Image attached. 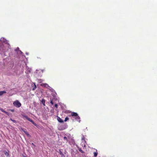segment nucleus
<instances>
[{
  "mask_svg": "<svg viewBox=\"0 0 157 157\" xmlns=\"http://www.w3.org/2000/svg\"><path fill=\"white\" fill-rule=\"evenodd\" d=\"M0 110L1 111H2V112H3V113H4L6 114L8 116H9L10 115V113H8V112L6 111H5L3 109H2V108H0Z\"/></svg>",
  "mask_w": 157,
  "mask_h": 157,
  "instance_id": "4",
  "label": "nucleus"
},
{
  "mask_svg": "<svg viewBox=\"0 0 157 157\" xmlns=\"http://www.w3.org/2000/svg\"><path fill=\"white\" fill-rule=\"evenodd\" d=\"M63 139L64 140H66L67 141V138L66 136H64L63 138Z\"/></svg>",
  "mask_w": 157,
  "mask_h": 157,
  "instance_id": "18",
  "label": "nucleus"
},
{
  "mask_svg": "<svg viewBox=\"0 0 157 157\" xmlns=\"http://www.w3.org/2000/svg\"><path fill=\"white\" fill-rule=\"evenodd\" d=\"M41 86L45 87V88L49 89L50 88L48 85L47 83H42L40 84Z\"/></svg>",
  "mask_w": 157,
  "mask_h": 157,
  "instance_id": "3",
  "label": "nucleus"
},
{
  "mask_svg": "<svg viewBox=\"0 0 157 157\" xmlns=\"http://www.w3.org/2000/svg\"><path fill=\"white\" fill-rule=\"evenodd\" d=\"M57 120L60 123H63V120L61 118L59 117L57 118Z\"/></svg>",
  "mask_w": 157,
  "mask_h": 157,
  "instance_id": "6",
  "label": "nucleus"
},
{
  "mask_svg": "<svg viewBox=\"0 0 157 157\" xmlns=\"http://www.w3.org/2000/svg\"><path fill=\"white\" fill-rule=\"evenodd\" d=\"M6 93V92L5 91H0V96H1L3 94Z\"/></svg>",
  "mask_w": 157,
  "mask_h": 157,
  "instance_id": "7",
  "label": "nucleus"
},
{
  "mask_svg": "<svg viewBox=\"0 0 157 157\" xmlns=\"http://www.w3.org/2000/svg\"><path fill=\"white\" fill-rule=\"evenodd\" d=\"M51 104H52V105H53V102L52 101H51Z\"/></svg>",
  "mask_w": 157,
  "mask_h": 157,
  "instance_id": "22",
  "label": "nucleus"
},
{
  "mask_svg": "<svg viewBox=\"0 0 157 157\" xmlns=\"http://www.w3.org/2000/svg\"><path fill=\"white\" fill-rule=\"evenodd\" d=\"M52 96L53 97L56 98L57 97V94L55 92H53L52 94Z\"/></svg>",
  "mask_w": 157,
  "mask_h": 157,
  "instance_id": "5",
  "label": "nucleus"
},
{
  "mask_svg": "<svg viewBox=\"0 0 157 157\" xmlns=\"http://www.w3.org/2000/svg\"><path fill=\"white\" fill-rule=\"evenodd\" d=\"M80 120H79V122H80Z\"/></svg>",
  "mask_w": 157,
  "mask_h": 157,
  "instance_id": "26",
  "label": "nucleus"
},
{
  "mask_svg": "<svg viewBox=\"0 0 157 157\" xmlns=\"http://www.w3.org/2000/svg\"><path fill=\"white\" fill-rule=\"evenodd\" d=\"M68 119H69V118L68 117H66L65 118V119L64 121H66Z\"/></svg>",
  "mask_w": 157,
  "mask_h": 157,
  "instance_id": "15",
  "label": "nucleus"
},
{
  "mask_svg": "<svg viewBox=\"0 0 157 157\" xmlns=\"http://www.w3.org/2000/svg\"><path fill=\"white\" fill-rule=\"evenodd\" d=\"M71 115L72 116H74L75 119L77 120H78L80 119L78 115V114L75 112H72L71 113Z\"/></svg>",
  "mask_w": 157,
  "mask_h": 157,
  "instance_id": "2",
  "label": "nucleus"
},
{
  "mask_svg": "<svg viewBox=\"0 0 157 157\" xmlns=\"http://www.w3.org/2000/svg\"><path fill=\"white\" fill-rule=\"evenodd\" d=\"M55 106L56 107V108H57L58 107V105L57 104H55Z\"/></svg>",
  "mask_w": 157,
  "mask_h": 157,
  "instance_id": "20",
  "label": "nucleus"
},
{
  "mask_svg": "<svg viewBox=\"0 0 157 157\" xmlns=\"http://www.w3.org/2000/svg\"><path fill=\"white\" fill-rule=\"evenodd\" d=\"M13 104L14 106L17 107H20L21 105V104L20 102L18 100H16L13 102Z\"/></svg>",
  "mask_w": 157,
  "mask_h": 157,
  "instance_id": "1",
  "label": "nucleus"
},
{
  "mask_svg": "<svg viewBox=\"0 0 157 157\" xmlns=\"http://www.w3.org/2000/svg\"><path fill=\"white\" fill-rule=\"evenodd\" d=\"M4 153L6 156H8L9 155V153L6 151H4Z\"/></svg>",
  "mask_w": 157,
  "mask_h": 157,
  "instance_id": "9",
  "label": "nucleus"
},
{
  "mask_svg": "<svg viewBox=\"0 0 157 157\" xmlns=\"http://www.w3.org/2000/svg\"><path fill=\"white\" fill-rule=\"evenodd\" d=\"M9 110L12 112H13L14 111V109H10Z\"/></svg>",
  "mask_w": 157,
  "mask_h": 157,
  "instance_id": "17",
  "label": "nucleus"
},
{
  "mask_svg": "<svg viewBox=\"0 0 157 157\" xmlns=\"http://www.w3.org/2000/svg\"><path fill=\"white\" fill-rule=\"evenodd\" d=\"M41 102L43 104L44 106L45 105V100L44 99H42L41 101Z\"/></svg>",
  "mask_w": 157,
  "mask_h": 157,
  "instance_id": "10",
  "label": "nucleus"
},
{
  "mask_svg": "<svg viewBox=\"0 0 157 157\" xmlns=\"http://www.w3.org/2000/svg\"><path fill=\"white\" fill-rule=\"evenodd\" d=\"M78 150L79 151H80L82 153H83L84 152L83 151H82V150L81 149V148H79L78 149Z\"/></svg>",
  "mask_w": 157,
  "mask_h": 157,
  "instance_id": "14",
  "label": "nucleus"
},
{
  "mask_svg": "<svg viewBox=\"0 0 157 157\" xmlns=\"http://www.w3.org/2000/svg\"><path fill=\"white\" fill-rule=\"evenodd\" d=\"M94 156L96 157L97 156L98 154V152H97V151L96 152H94Z\"/></svg>",
  "mask_w": 157,
  "mask_h": 157,
  "instance_id": "13",
  "label": "nucleus"
},
{
  "mask_svg": "<svg viewBox=\"0 0 157 157\" xmlns=\"http://www.w3.org/2000/svg\"><path fill=\"white\" fill-rule=\"evenodd\" d=\"M32 145H33V146H35V145L33 143H32Z\"/></svg>",
  "mask_w": 157,
  "mask_h": 157,
  "instance_id": "23",
  "label": "nucleus"
},
{
  "mask_svg": "<svg viewBox=\"0 0 157 157\" xmlns=\"http://www.w3.org/2000/svg\"><path fill=\"white\" fill-rule=\"evenodd\" d=\"M32 123L34 125H36V124L33 121L32 122Z\"/></svg>",
  "mask_w": 157,
  "mask_h": 157,
  "instance_id": "21",
  "label": "nucleus"
},
{
  "mask_svg": "<svg viewBox=\"0 0 157 157\" xmlns=\"http://www.w3.org/2000/svg\"><path fill=\"white\" fill-rule=\"evenodd\" d=\"M59 154L62 157H64V155H63V154L62 152H61V151H59Z\"/></svg>",
  "mask_w": 157,
  "mask_h": 157,
  "instance_id": "12",
  "label": "nucleus"
},
{
  "mask_svg": "<svg viewBox=\"0 0 157 157\" xmlns=\"http://www.w3.org/2000/svg\"><path fill=\"white\" fill-rule=\"evenodd\" d=\"M36 88V85L35 84H34L33 86V90H35Z\"/></svg>",
  "mask_w": 157,
  "mask_h": 157,
  "instance_id": "8",
  "label": "nucleus"
},
{
  "mask_svg": "<svg viewBox=\"0 0 157 157\" xmlns=\"http://www.w3.org/2000/svg\"><path fill=\"white\" fill-rule=\"evenodd\" d=\"M24 117H25L26 119H27L29 121H30L31 120V119L30 118L28 117L27 116H24Z\"/></svg>",
  "mask_w": 157,
  "mask_h": 157,
  "instance_id": "11",
  "label": "nucleus"
},
{
  "mask_svg": "<svg viewBox=\"0 0 157 157\" xmlns=\"http://www.w3.org/2000/svg\"><path fill=\"white\" fill-rule=\"evenodd\" d=\"M33 121L32 120H31L30 121L31 122H32V121Z\"/></svg>",
  "mask_w": 157,
  "mask_h": 157,
  "instance_id": "24",
  "label": "nucleus"
},
{
  "mask_svg": "<svg viewBox=\"0 0 157 157\" xmlns=\"http://www.w3.org/2000/svg\"><path fill=\"white\" fill-rule=\"evenodd\" d=\"M84 136L83 135L82 136V140H84Z\"/></svg>",
  "mask_w": 157,
  "mask_h": 157,
  "instance_id": "19",
  "label": "nucleus"
},
{
  "mask_svg": "<svg viewBox=\"0 0 157 157\" xmlns=\"http://www.w3.org/2000/svg\"><path fill=\"white\" fill-rule=\"evenodd\" d=\"M27 135H29V134H28L27 133H25Z\"/></svg>",
  "mask_w": 157,
  "mask_h": 157,
  "instance_id": "25",
  "label": "nucleus"
},
{
  "mask_svg": "<svg viewBox=\"0 0 157 157\" xmlns=\"http://www.w3.org/2000/svg\"><path fill=\"white\" fill-rule=\"evenodd\" d=\"M10 120L14 123H16V122L15 120L12 119H10Z\"/></svg>",
  "mask_w": 157,
  "mask_h": 157,
  "instance_id": "16",
  "label": "nucleus"
}]
</instances>
